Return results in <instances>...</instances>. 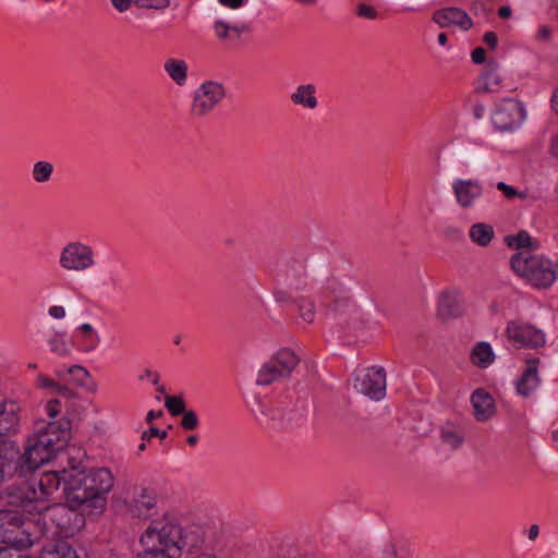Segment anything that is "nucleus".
<instances>
[{"instance_id": "f257e3e1", "label": "nucleus", "mask_w": 558, "mask_h": 558, "mask_svg": "<svg viewBox=\"0 0 558 558\" xmlns=\"http://www.w3.org/2000/svg\"><path fill=\"white\" fill-rule=\"evenodd\" d=\"M143 551L136 558H181L203 544L201 534L182 526L170 515L150 522L140 538Z\"/></svg>"}, {"instance_id": "f03ea898", "label": "nucleus", "mask_w": 558, "mask_h": 558, "mask_svg": "<svg viewBox=\"0 0 558 558\" xmlns=\"http://www.w3.org/2000/svg\"><path fill=\"white\" fill-rule=\"evenodd\" d=\"M112 486L113 476L104 468L70 475L63 490L71 509L101 512Z\"/></svg>"}, {"instance_id": "7ed1b4c3", "label": "nucleus", "mask_w": 558, "mask_h": 558, "mask_svg": "<svg viewBox=\"0 0 558 558\" xmlns=\"http://www.w3.org/2000/svg\"><path fill=\"white\" fill-rule=\"evenodd\" d=\"M510 267L519 277L539 290L550 288L558 276L550 259L529 251L515 253L510 259Z\"/></svg>"}, {"instance_id": "20e7f679", "label": "nucleus", "mask_w": 558, "mask_h": 558, "mask_svg": "<svg viewBox=\"0 0 558 558\" xmlns=\"http://www.w3.org/2000/svg\"><path fill=\"white\" fill-rule=\"evenodd\" d=\"M307 282L311 287L317 288L323 298L329 300L326 311L335 316L344 315L351 308H355L352 295L345 286L335 277H324L316 270L307 274Z\"/></svg>"}, {"instance_id": "39448f33", "label": "nucleus", "mask_w": 558, "mask_h": 558, "mask_svg": "<svg viewBox=\"0 0 558 558\" xmlns=\"http://www.w3.org/2000/svg\"><path fill=\"white\" fill-rule=\"evenodd\" d=\"M0 501L3 507L14 509L26 514H38L45 511L31 480L17 485H10L0 492Z\"/></svg>"}, {"instance_id": "423d86ee", "label": "nucleus", "mask_w": 558, "mask_h": 558, "mask_svg": "<svg viewBox=\"0 0 558 558\" xmlns=\"http://www.w3.org/2000/svg\"><path fill=\"white\" fill-rule=\"evenodd\" d=\"M300 363V357L288 348L280 349L266 361L257 373L256 384L268 386L287 379Z\"/></svg>"}, {"instance_id": "0eeeda50", "label": "nucleus", "mask_w": 558, "mask_h": 558, "mask_svg": "<svg viewBox=\"0 0 558 558\" xmlns=\"http://www.w3.org/2000/svg\"><path fill=\"white\" fill-rule=\"evenodd\" d=\"M59 265L70 275L88 272L96 265L95 250L82 241H71L61 248Z\"/></svg>"}, {"instance_id": "6e6552de", "label": "nucleus", "mask_w": 558, "mask_h": 558, "mask_svg": "<svg viewBox=\"0 0 558 558\" xmlns=\"http://www.w3.org/2000/svg\"><path fill=\"white\" fill-rule=\"evenodd\" d=\"M226 90L222 84L214 81L203 83L194 93L191 113L194 117L207 116L223 99Z\"/></svg>"}, {"instance_id": "1a4fd4ad", "label": "nucleus", "mask_w": 558, "mask_h": 558, "mask_svg": "<svg viewBox=\"0 0 558 558\" xmlns=\"http://www.w3.org/2000/svg\"><path fill=\"white\" fill-rule=\"evenodd\" d=\"M27 515L8 507L0 510V542L2 544L17 546L24 543L20 533H25L24 526L27 523Z\"/></svg>"}, {"instance_id": "9d476101", "label": "nucleus", "mask_w": 558, "mask_h": 558, "mask_svg": "<svg viewBox=\"0 0 558 558\" xmlns=\"http://www.w3.org/2000/svg\"><path fill=\"white\" fill-rule=\"evenodd\" d=\"M506 337L515 348L537 349L545 344V335L541 329L518 320L507 324Z\"/></svg>"}, {"instance_id": "9b49d317", "label": "nucleus", "mask_w": 558, "mask_h": 558, "mask_svg": "<svg viewBox=\"0 0 558 558\" xmlns=\"http://www.w3.org/2000/svg\"><path fill=\"white\" fill-rule=\"evenodd\" d=\"M386 386V373L381 367L365 368L354 379L355 390L373 400H380L385 397Z\"/></svg>"}, {"instance_id": "f8f14e48", "label": "nucleus", "mask_w": 558, "mask_h": 558, "mask_svg": "<svg viewBox=\"0 0 558 558\" xmlns=\"http://www.w3.org/2000/svg\"><path fill=\"white\" fill-rule=\"evenodd\" d=\"M10 459L12 460V470L14 469L20 476H25L27 473L35 471L44 463L50 461L52 456L50 454V451H47L45 448L39 446V442L34 438L33 440H29L25 452L17 457L15 462H13L12 458Z\"/></svg>"}, {"instance_id": "ddd939ff", "label": "nucleus", "mask_w": 558, "mask_h": 558, "mask_svg": "<svg viewBox=\"0 0 558 558\" xmlns=\"http://www.w3.org/2000/svg\"><path fill=\"white\" fill-rule=\"evenodd\" d=\"M70 423L65 422L60 424L52 422L47 424L45 430H40L36 434L35 438L39 442V446L53 453L61 449L70 437Z\"/></svg>"}, {"instance_id": "4468645a", "label": "nucleus", "mask_w": 558, "mask_h": 558, "mask_svg": "<svg viewBox=\"0 0 558 558\" xmlns=\"http://www.w3.org/2000/svg\"><path fill=\"white\" fill-rule=\"evenodd\" d=\"M483 185L476 179H457L452 183V192L457 204L462 209H470L483 196Z\"/></svg>"}, {"instance_id": "2eb2a0df", "label": "nucleus", "mask_w": 558, "mask_h": 558, "mask_svg": "<svg viewBox=\"0 0 558 558\" xmlns=\"http://www.w3.org/2000/svg\"><path fill=\"white\" fill-rule=\"evenodd\" d=\"M433 21L441 28L460 27L468 31L473 26L470 15L457 7H449L434 12Z\"/></svg>"}, {"instance_id": "dca6fc26", "label": "nucleus", "mask_w": 558, "mask_h": 558, "mask_svg": "<svg viewBox=\"0 0 558 558\" xmlns=\"http://www.w3.org/2000/svg\"><path fill=\"white\" fill-rule=\"evenodd\" d=\"M463 304L457 291L446 290L440 293L437 305L438 318L441 320L458 318L463 315Z\"/></svg>"}, {"instance_id": "f3484780", "label": "nucleus", "mask_w": 558, "mask_h": 558, "mask_svg": "<svg viewBox=\"0 0 558 558\" xmlns=\"http://www.w3.org/2000/svg\"><path fill=\"white\" fill-rule=\"evenodd\" d=\"M34 488L36 489V494L40 499L41 505L45 510L49 508V500L54 492H57L61 485V478L57 473H44L38 478L32 477L29 478Z\"/></svg>"}, {"instance_id": "a211bd4d", "label": "nucleus", "mask_w": 558, "mask_h": 558, "mask_svg": "<svg viewBox=\"0 0 558 558\" xmlns=\"http://www.w3.org/2000/svg\"><path fill=\"white\" fill-rule=\"evenodd\" d=\"M17 411L19 408L14 402L0 403V446L17 432L20 421Z\"/></svg>"}, {"instance_id": "6ab92c4d", "label": "nucleus", "mask_w": 558, "mask_h": 558, "mask_svg": "<svg viewBox=\"0 0 558 558\" xmlns=\"http://www.w3.org/2000/svg\"><path fill=\"white\" fill-rule=\"evenodd\" d=\"M473 415L477 422H486L495 415L496 407L492 396L484 389H476L471 396Z\"/></svg>"}, {"instance_id": "aec40b11", "label": "nucleus", "mask_w": 558, "mask_h": 558, "mask_svg": "<svg viewBox=\"0 0 558 558\" xmlns=\"http://www.w3.org/2000/svg\"><path fill=\"white\" fill-rule=\"evenodd\" d=\"M521 117V108L517 101L510 100L499 106L494 114L493 122L500 130H511Z\"/></svg>"}, {"instance_id": "412c9836", "label": "nucleus", "mask_w": 558, "mask_h": 558, "mask_svg": "<svg viewBox=\"0 0 558 558\" xmlns=\"http://www.w3.org/2000/svg\"><path fill=\"white\" fill-rule=\"evenodd\" d=\"M538 364L539 359L537 357L526 360V368L517 383V389L521 396H530L531 392L538 386Z\"/></svg>"}, {"instance_id": "4be33fe9", "label": "nucleus", "mask_w": 558, "mask_h": 558, "mask_svg": "<svg viewBox=\"0 0 558 558\" xmlns=\"http://www.w3.org/2000/svg\"><path fill=\"white\" fill-rule=\"evenodd\" d=\"M156 506V494L147 488H140L131 502V510L136 517H147Z\"/></svg>"}, {"instance_id": "5701e85b", "label": "nucleus", "mask_w": 558, "mask_h": 558, "mask_svg": "<svg viewBox=\"0 0 558 558\" xmlns=\"http://www.w3.org/2000/svg\"><path fill=\"white\" fill-rule=\"evenodd\" d=\"M315 94L316 87L313 84L300 85L291 94V101L307 109H315L318 105Z\"/></svg>"}, {"instance_id": "b1692460", "label": "nucleus", "mask_w": 558, "mask_h": 558, "mask_svg": "<svg viewBox=\"0 0 558 558\" xmlns=\"http://www.w3.org/2000/svg\"><path fill=\"white\" fill-rule=\"evenodd\" d=\"M470 360L475 366L486 368L495 361V353L489 343L482 341L472 349Z\"/></svg>"}, {"instance_id": "393cba45", "label": "nucleus", "mask_w": 558, "mask_h": 558, "mask_svg": "<svg viewBox=\"0 0 558 558\" xmlns=\"http://www.w3.org/2000/svg\"><path fill=\"white\" fill-rule=\"evenodd\" d=\"M165 71L177 85L182 86L187 80V64L181 59H168L163 64Z\"/></svg>"}, {"instance_id": "a878e982", "label": "nucleus", "mask_w": 558, "mask_h": 558, "mask_svg": "<svg viewBox=\"0 0 558 558\" xmlns=\"http://www.w3.org/2000/svg\"><path fill=\"white\" fill-rule=\"evenodd\" d=\"M505 243L512 250L531 251L538 247L537 242L533 241L530 233L525 230L519 231L515 235H507Z\"/></svg>"}, {"instance_id": "bb28decb", "label": "nucleus", "mask_w": 558, "mask_h": 558, "mask_svg": "<svg viewBox=\"0 0 558 558\" xmlns=\"http://www.w3.org/2000/svg\"><path fill=\"white\" fill-rule=\"evenodd\" d=\"M494 229L490 225L478 222L470 228V239L480 246H487L494 238Z\"/></svg>"}, {"instance_id": "cd10ccee", "label": "nucleus", "mask_w": 558, "mask_h": 558, "mask_svg": "<svg viewBox=\"0 0 558 558\" xmlns=\"http://www.w3.org/2000/svg\"><path fill=\"white\" fill-rule=\"evenodd\" d=\"M39 558H78L75 549L68 543L61 542L51 547H46Z\"/></svg>"}, {"instance_id": "c85d7f7f", "label": "nucleus", "mask_w": 558, "mask_h": 558, "mask_svg": "<svg viewBox=\"0 0 558 558\" xmlns=\"http://www.w3.org/2000/svg\"><path fill=\"white\" fill-rule=\"evenodd\" d=\"M501 77L497 72V64L493 61H489L487 64V70L483 75V86L481 89L483 92H496L500 86Z\"/></svg>"}, {"instance_id": "c756f323", "label": "nucleus", "mask_w": 558, "mask_h": 558, "mask_svg": "<svg viewBox=\"0 0 558 558\" xmlns=\"http://www.w3.org/2000/svg\"><path fill=\"white\" fill-rule=\"evenodd\" d=\"M440 437L442 442L450 446L451 449L459 448L464 441L463 434L458 428L450 425H446L441 428Z\"/></svg>"}, {"instance_id": "7c9ffc66", "label": "nucleus", "mask_w": 558, "mask_h": 558, "mask_svg": "<svg viewBox=\"0 0 558 558\" xmlns=\"http://www.w3.org/2000/svg\"><path fill=\"white\" fill-rule=\"evenodd\" d=\"M298 310L301 318L306 323H313L316 313L315 302L310 298H300L298 301Z\"/></svg>"}, {"instance_id": "2f4dec72", "label": "nucleus", "mask_w": 558, "mask_h": 558, "mask_svg": "<svg viewBox=\"0 0 558 558\" xmlns=\"http://www.w3.org/2000/svg\"><path fill=\"white\" fill-rule=\"evenodd\" d=\"M53 171L52 163L48 161H38L33 168V179L37 183L48 182Z\"/></svg>"}, {"instance_id": "473e14b6", "label": "nucleus", "mask_w": 558, "mask_h": 558, "mask_svg": "<svg viewBox=\"0 0 558 558\" xmlns=\"http://www.w3.org/2000/svg\"><path fill=\"white\" fill-rule=\"evenodd\" d=\"M56 376L59 378V383L57 385V388L54 390V393H58L59 396L66 398V399H73L76 397L75 391L70 387L65 374L63 371H59L56 373Z\"/></svg>"}, {"instance_id": "72a5a7b5", "label": "nucleus", "mask_w": 558, "mask_h": 558, "mask_svg": "<svg viewBox=\"0 0 558 558\" xmlns=\"http://www.w3.org/2000/svg\"><path fill=\"white\" fill-rule=\"evenodd\" d=\"M166 408L173 416L182 415L186 411L184 400L177 396L166 397Z\"/></svg>"}, {"instance_id": "f704fd0d", "label": "nucleus", "mask_w": 558, "mask_h": 558, "mask_svg": "<svg viewBox=\"0 0 558 558\" xmlns=\"http://www.w3.org/2000/svg\"><path fill=\"white\" fill-rule=\"evenodd\" d=\"M65 377L68 375L73 377V381L78 386H84L89 379V373L80 365H73L64 371Z\"/></svg>"}, {"instance_id": "c9c22d12", "label": "nucleus", "mask_w": 558, "mask_h": 558, "mask_svg": "<svg viewBox=\"0 0 558 558\" xmlns=\"http://www.w3.org/2000/svg\"><path fill=\"white\" fill-rule=\"evenodd\" d=\"M51 351L59 355H66L69 353V347L61 333H54L49 340Z\"/></svg>"}, {"instance_id": "e433bc0d", "label": "nucleus", "mask_w": 558, "mask_h": 558, "mask_svg": "<svg viewBox=\"0 0 558 558\" xmlns=\"http://www.w3.org/2000/svg\"><path fill=\"white\" fill-rule=\"evenodd\" d=\"M496 187L498 191H500L502 193V195L507 198V199H513V198H521V199H525L527 197V193L526 192H520L518 191L517 189H514L513 186L500 181L496 184Z\"/></svg>"}, {"instance_id": "4c0bfd02", "label": "nucleus", "mask_w": 558, "mask_h": 558, "mask_svg": "<svg viewBox=\"0 0 558 558\" xmlns=\"http://www.w3.org/2000/svg\"><path fill=\"white\" fill-rule=\"evenodd\" d=\"M180 425L184 430L196 429L199 425V421H198L196 413L193 410H186L182 414V420H181Z\"/></svg>"}, {"instance_id": "58836bf2", "label": "nucleus", "mask_w": 558, "mask_h": 558, "mask_svg": "<svg viewBox=\"0 0 558 558\" xmlns=\"http://www.w3.org/2000/svg\"><path fill=\"white\" fill-rule=\"evenodd\" d=\"M134 4L142 9L162 10L169 7V0H134Z\"/></svg>"}, {"instance_id": "ea45409f", "label": "nucleus", "mask_w": 558, "mask_h": 558, "mask_svg": "<svg viewBox=\"0 0 558 558\" xmlns=\"http://www.w3.org/2000/svg\"><path fill=\"white\" fill-rule=\"evenodd\" d=\"M214 29L216 33V36L220 40H227L232 39V34L230 32V25L223 21H217L214 24Z\"/></svg>"}, {"instance_id": "a19ab883", "label": "nucleus", "mask_w": 558, "mask_h": 558, "mask_svg": "<svg viewBox=\"0 0 558 558\" xmlns=\"http://www.w3.org/2000/svg\"><path fill=\"white\" fill-rule=\"evenodd\" d=\"M59 383V378L57 379L50 378L44 374H39L36 378V385L40 389H49L51 392H54L57 385Z\"/></svg>"}, {"instance_id": "79ce46f5", "label": "nucleus", "mask_w": 558, "mask_h": 558, "mask_svg": "<svg viewBox=\"0 0 558 558\" xmlns=\"http://www.w3.org/2000/svg\"><path fill=\"white\" fill-rule=\"evenodd\" d=\"M356 14L360 17L375 20L377 17V12L373 7H369L365 3H361L357 5Z\"/></svg>"}, {"instance_id": "37998d69", "label": "nucleus", "mask_w": 558, "mask_h": 558, "mask_svg": "<svg viewBox=\"0 0 558 558\" xmlns=\"http://www.w3.org/2000/svg\"><path fill=\"white\" fill-rule=\"evenodd\" d=\"M153 437H159L161 439H165L167 437L166 430H159L157 427H150L147 432H144L142 435V439L150 440Z\"/></svg>"}, {"instance_id": "c03bdc74", "label": "nucleus", "mask_w": 558, "mask_h": 558, "mask_svg": "<svg viewBox=\"0 0 558 558\" xmlns=\"http://www.w3.org/2000/svg\"><path fill=\"white\" fill-rule=\"evenodd\" d=\"M471 58H472V61L475 63V64H482L485 62V59H486V52H485V49L482 48V47H477L475 48L473 51H472V54H471Z\"/></svg>"}, {"instance_id": "a18cd8bd", "label": "nucleus", "mask_w": 558, "mask_h": 558, "mask_svg": "<svg viewBox=\"0 0 558 558\" xmlns=\"http://www.w3.org/2000/svg\"><path fill=\"white\" fill-rule=\"evenodd\" d=\"M47 412L50 417H54L60 412V401L58 399H52L47 403Z\"/></svg>"}, {"instance_id": "49530a36", "label": "nucleus", "mask_w": 558, "mask_h": 558, "mask_svg": "<svg viewBox=\"0 0 558 558\" xmlns=\"http://www.w3.org/2000/svg\"><path fill=\"white\" fill-rule=\"evenodd\" d=\"M48 313L54 319H62L65 317V308L61 305L51 306Z\"/></svg>"}, {"instance_id": "de8ad7c7", "label": "nucleus", "mask_w": 558, "mask_h": 558, "mask_svg": "<svg viewBox=\"0 0 558 558\" xmlns=\"http://www.w3.org/2000/svg\"><path fill=\"white\" fill-rule=\"evenodd\" d=\"M111 3L119 12H125L134 3V0H111Z\"/></svg>"}, {"instance_id": "09e8293b", "label": "nucleus", "mask_w": 558, "mask_h": 558, "mask_svg": "<svg viewBox=\"0 0 558 558\" xmlns=\"http://www.w3.org/2000/svg\"><path fill=\"white\" fill-rule=\"evenodd\" d=\"M248 31H250V26L246 24H242L240 26H238V25L231 26L230 25V32L232 34V39H239L242 33L248 32Z\"/></svg>"}, {"instance_id": "8fccbe9b", "label": "nucleus", "mask_w": 558, "mask_h": 558, "mask_svg": "<svg viewBox=\"0 0 558 558\" xmlns=\"http://www.w3.org/2000/svg\"><path fill=\"white\" fill-rule=\"evenodd\" d=\"M551 37V29L544 25L542 26L538 32H537V35H536V38L537 40L539 41H548Z\"/></svg>"}, {"instance_id": "3c124183", "label": "nucleus", "mask_w": 558, "mask_h": 558, "mask_svg": "<svg viewBox=\"0 0 558 558\" xmlns=\"http://www.w3.org/2000/svg\"><path fill=\"white\" fill-rule=\"evenodd\" d=\"M483 40L489 46V48L494 49L497 46V35L494 32H487L484 34Z\"/></svg>"}, {"instance_id": "603ef678", "label": "nucleus", "mask_w": 558, "mask_h": 558, "mask_svg": "<svg viewBox=\"0 0 558 558\" xmlns=\"http://www.w3.org/2000/svg\"><path fill=\"white\" fill-rule=\"evenodd\" d=\"M380 558H397L396 548L392 545L387 546L383 550Z\"/></svg>"}, {"instance_id": "864d4df0", "label": "nucleus", "mask_w": 558, "mask_h": 558, "mask_svg": "<svg viewBox=\"0 0 558 558\" xmlns=\"http://www.w3.org/2000/svg\"><path fill=\"white\" fill-rule=\"evenodd\" d=\"M512 14V10L509 5H504V7H500L499 10H498V15L501 17V19H508L510 17Z\"/></svg>"}, {"instance_id": "5fc2aeb1", "label": "nucleus", "mask_w": 558, "mask_h": 558, "mask_svg": "<svg viewBox=\"0 0 558 558\" xmlns=\"http://www.w3.org/2000/svg\"><path fill=\"white\" fill-rule=\"evenodd\" d=\"M220 3L230 8H239L243 4L244 0H219Z\"/></svg>"}, {"instance_id": "6e6d98bb", "label": "nucleus", "mask_w": 558, "mask_h": 558, "mask_svg": "<svg viewBox=\"0 0 558 558\" xmlns=\"http://www.w3.org/2000/svg\"><path fill=\"white\" fill-rule=\"evenodd\" d=\"M538 533H539L538 525H536V524L531 525L529 529V538L531 541H534L538 536Z\"/></svg>"}, {"instance_id": "4d7b16f0", "label": "nucleus", "mask_w": 558, "mask_h": 558, "mask_svg": "<svg viewBox=\"0 0 558 558\" xmlns=\"http://www.w3.org/2000/svg\"><path fill=\"white\" fill-rule=\"evenodd\" d=\"M162 414H163V413H162V411H161V410H160V411H157V412H155V411H149V412L147 413V415H146V422H147V423H151L155 418L162 416Z\"/></svg>"}, {"instance_id": "13d9d810", "label": "nucleus", "mask_w": 558, "mask_h": 558, "mask_svg": "<svg viewBox=\"0 0 558 558\" xmlns=\"http://www.w3.org/2000/svg\"><path fill=\"white\" fill-rule=\"evenodd\" d=\"M80 330L85 335V336H92L94 333V329L92 327L90 324H83L80 326Z\"/></svg>"}, {"instance_id": "bf43d9fd", "label": "nucleus", "mask_w": 558, "mask_h": 558, "mask_svg": "<svg viewBox=\"0 0 558 558\" xmlns=\"http://www.w3.org/2000/svg\"><path fill=\"white\" fill-rule=\"evenodd\" d=\"M550 149H551L553 155L558 157V134L553 137Z\"/></svg>"}, {"instance_id": "052dcab7", "label": "nucleus", "mask_w": 558, "mask_h": 558, "mask_svg": "<svg viewBox=\"0 0 558 558\" xmlns=\"http://www.w3.org/2000/svg\"><path fill=\"white\" fill-rule=\"evenodd\" d=\"M551 106L554 110L558 113V85L551 98Z\"/></svg>"}, {"instance_id": "680f3d73", "label": "nucleus", "mask_w": 558, "mask_h": 558, "mask_svg": "<svg viewBox=\"0 0 558 558\" xmlns=\"http://www.w3.org/2000/svg\"><path fill=\"white\" fill-rule=\"evenodd\" d=\"M198 441V437L196 435H190L187 438H186V442L187 445L190 446H195Z\"/></svg>"}, {"instance_id": "e2e57ef3", "label": "nucleus", "mask_w": 558, "mask_h": 558, "mask_svg": "<svg viewBox=\"0 0 558 558\" xmlns=\"http://www.w3.org/2000/svg\"><path fill=\"white\" fill-rule=\"evenodd\" d=\"M438 43L441 46H445L447 44V35L445 33H440L438 35Z\"/></svg>"}, {"instance_id": "0e129e2a", "label": "nucleus", "mask_w": 558, "mask_h": 558, "mask_svg": "<svg viewBox=\"0 0 558 558\" xmlns=\"http://www.w3.org/2000/svg\"><path fill=\"white\" fill-rule=\"evenodd\" d=\"M553 440L558 441V429L553 432Z\"/></svg>"}, {"instance_id": "69168bd1", "label": "nucleus", "mask_w": 558, "mask_h": 558, "mask_svg": "<svg viewBox=\"0 0 558 558\" xmlns=\"http://www.w3.org/2000/svg\"><path fill=\"white\" fill-rule=\"evenodd\" d=\"M159 376L157 374H154L153 383L154 385H158Z\"/></svg>"}, {"instance_id": "338daca9", "label": "nucleus", "mask_w": 558, "mask_h": 558, "mask_svg": "<svg viewBox=\"0 0 558 558\" xmlns=\"http://www.w3.org/2000/svg\"><path fill=\"white\" fill-rule=\"evenodd\" d=\"M146 449V445L145 442H142L140 446H138V450L140 451H144Z\"/></svg>"}, {"instance_id": "774afa93", "label": "nucleus", "mask_w": 558, "mask_h": 558, "mask_svg": "<svg viewBox=\"0 0 558 558\" xmlns=\"http://www.w3.org/2000/svg\"><path fill=\"white\" fill-rule=\"evenodd\" d=\"M197 558H216V557L209 556V555H202V556H198Z\"/></svg>"}]
</instances>
